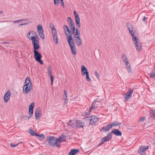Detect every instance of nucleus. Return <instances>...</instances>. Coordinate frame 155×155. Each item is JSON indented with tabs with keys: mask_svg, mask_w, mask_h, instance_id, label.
<instances>
[{
	"mask_svg": "<svg viewBox=\"0 0 155 155\" xmlns=\"http://www.w3.org/2000/svg\"><path fill=\"white\" fill-rule=\"evenodd\" d=\"M128 28L131 37L136 35V30L132 25H129L128 26Z\"/></svg>",
	"mask_w": 155,
	"mask_h": 155,
	"instance_id": "nucleus-17",
	"label": "nucleus"
},
{
	"mask_svg": "<svg viewBox=\"0 0 155 155\" xmlns=\"http://www.w3.org/2000/svg\"><path fill=\"white\" fill-rule=\"evenodd\" d=\"M67 21L68 22L69 24L73 22L72 19L70 17H68V18Z\"/></svg>",
	"mask_w": 155,
	"mask_h": 155,
	"instance_id": "nucleus-43",
	"label": "nucleus"
},
{
	"mask_svg": "<svg viewBox=\"0 0 155 155\" xmlns=\"http://www.w3.org/2000/svg\"><path fill=\"white\" fill-rule=\"evenodd\" d=\"M3 13H4V12L3 11L0 10V15L3 14Z\"/></svg>",
	"mask_w": 155,
	"mask_h": 155,
	"instance_id": "nucleus-51",
	"label": "nucleus"
},
{
	"mask_svg": "<svg viewBox=\"0 0 155 155\" xmlns=\"http://www.w3.org/2000/svg\"><path fill=\"white\" fill-rule=\"evenodd\" d=\"M150 115L151 117H153V118L155 119V111H151L150 112Z\"/></svg>",
	"mask_w": 155,
	"mask_h": 155,
	"instance_id": "nucleus-39",
	"label": "nucleus"
},
{
	"mask_svg": "<svg viewBox=\"0 0 155 155\" xmlns=\"http://www.w3.org/2000/svg\"><path fill=\"white\" fill-rule=\"evenodd\" d=\"M66 136L63 135L58 138L51 136L49 137L48 142L50 145L53 147H59L61 142L66 141Z\"/></svg>",
	"mask_w": 155,
	"mask_h": 155,
	"instance_id": "nucleus-1",
	"label": "nucleus"
},
{
	"mask_svg": "<svg viewBox=\"0 0 155 155\" xmlns=\"http://www.w3.org/2000/svg\"><path fill=\"white\" fill-rule=\"evenodd\" d=\"M122 58L123 61L125 64V65L129 64V61L127 57L125 54L122 55Z\"/></svg>",
	"mask_w": 155,
	"mask_h": 155,
	"instance_id": "nucleus-27",
	"label": "nucleus"
},
{
	"mask_svg": "<svg viewBox=\"0 0 155 155\" xmlns=\"http://www.w3.org/2000/svg\"><path fill=\"white\" fill-rule=\"evenodd\" d=\"M126 68L129 73H132V70L130 64H128L125 65Z\"/></svg>",
	"mask_w": 155,
	"mask_h": 155,
	"instance_id": "nucleus-29",
	"label": "nucleus"
},
{
	"mask_svg": "<svg viewBox=\"0 0 155 155\" xmlns=\"http://www.w3.org/2000/svg\"><path fill=\"white\" fill-rule=\"evenodd\" d=\"M112 132L115 134L116 136H121V133L117 129H115L112 131Z\"/></svg>",
	"mask_w": 155,
	"mask_h": 155,
	"instance_id": "nucleus-28",
	"label": "nucleus"
},
{
	"mask_svg": "<svg viewBox=\"0 0 155 155\" xmlns=\"http://www.w3.org/2000/svg\"><path fill=\"white\" fill-rule=\"evenodd\" d=\"M113 123H112L110 124H107L105 126L103 127L101 131V132H106L109 131L111 128L115 125H116Z\"/></svg>",
	"mask_w": 155,
	"mask_h": 155,
	"instance_id": "nucleus-12",
	"label": "nucleus"
},
{
	"mask_svg": "<svg viewBox=\"0 0 155 155\" xmlns=\"http://www.w3.org/2000/svg\"><path fill=\"white\" fill-rule=\"evenodd\" d=\"M95 74L96 76L98 79H99L100 78V75L99 74L97 71L95 72Z\"/></svg>",
	"mask_w": 155,
	"mask_h": 155,
	"instance_id": "nucleus-45",
	"label": "nucleus"
},
{
	"mask_svg": "<svg viewBox=\"0 0 155 155\" xmlns=\"http://www.w3.org/2000/svg\"><path fill=\"white\" fill-rule=\"evenodd\" d=\"M149 146H141L138 150V153L141 155H143L144 154L145 151L148 149Z\"/></svg>",
	"mask_w": 155,
	"mask_h": 155,
	"instance_id": "nucleus-20",
	"label": "nucleus"
},
{
	"mask_svg": "<svg viewBox=\"0 0 155 155\" xmlns=\"http://www.w3.org/2000/svg\"><path fill=\"white\" fill-rule=\"evenodd\" d=\"M64 100L65 102L67 101V91L66 90H64Z\"/></svg>",
	"mask_w": 155,
	"mask_h": 155,
	"instance_id": "nucleus-34",
	"label": "nucleus"
},
{
	"mask_svg": "<svg viewBox=\"0 0 155 155\" xmlns=\"http://www.w3.org/2000/svg\"><path fill=\"white\" fill-rule=\"evenodd\" d=\"M35 119L36 120H39L42 116L41 110L39 108H37L35 110Z\"/></svg>",
	"mask_w": 155,
	"mask_h": 155,
	"instance_id": "nucleus-16",
	"label": "nucleus"
},
{
	"mask_svg": "<svg viewBox=\"0 0 155 155\" xmlns=\"http://www.w3.org/2000/svg\"><path fill=\"white\" fill-rule=\"evenodd\" d=\"M70 47L71 53L73 55H76L77 54L76 47L73 39L67 41Z\"/></svg>",
	"mask_w": 155,
	"mask_h": 155,
	"instance_id": "nucleus-3",
	"label": "nucleus"
},
{
	"mask_svg": "<svg viewBox=\"0 0 155 155\" xmlns=\"http://www.w3.org/2000/svg\"><path fill=\"white\" fill-rule=\"evenodd\" d=\"M49 27L51 29V31L56 29L54 25L52 23H51L49 24Z\"/></svg>",
	"mask_w": 155,
	"mask_h": 155,
	"instance_id": "nucleus-37",
	"label": "nucleus"
},
{
	"mask_svg": "<svg viewBox=\"0 0 155 155\" xmlns=\"http://www.w3.org/2000/svg\"><path fill=\"white\" fill-rule=\"evenodd\" d=\"M22 142H20L19 143H21ZM19 143H18V144H14L13 143H10V146L12 147H16L17 146V145H18Z\"/></svg>",
	"mask_w": 155,
	"mask_h": 155,
	"instance_id": "nucleus-44",
	"label": "nucleus"
},
{
	"mask_svg": "<svg viewBox=\"0 0 155 155\" xmlns=\"http://www.w3.org/2000/svg\"><path fill=\"white\" fill-rule=\"evenodd\" d=\"M38 32L39 36L43 39L45 38V36L43 33V28L41 25H38L37 26Z\"/></svg>",
	"mask_w": 155,
	"mask_h": 155,
	"instance_id": "nucleus-11",
	"label": "nucleus"
},
{
	"mask_svg": "<svg viewBox=\"0 0 155 155\" xmlns=\"http://www.w3.org/2000/svg\"><path fill=\"white\" fill-rule=\"evenodd\" d=\"M85 118L89 120L90 124L92 125H94L98 121V118L95 115L86 117Z\"/></svg>",
	"mask_w": 155,
	"mask_h": 155,
	"instance_id": "nucleus-5",
	"label": "nucleus"
},
{
	"mask_svg": "<svg viewBox=\"0 0 155 155\" xmlns=\"http://www.w3.org/2000/svg\"><path fill=\"white\" fill-rule=\"evenodd\" d=\"M51 32L53 39L55 42V44L57 45L58 42V36L56 29L51 31Z\"/></svg>",
	"mask_w": 155,
	"mask_h": 155,
	"instance_id": "nucleus-15",
	"label": "nucleus"
},
{
	"mask_svg": "<svg viewBox=\"0 0 155 155\" xmlns=\"http://www.w3.org/2000/svg\"><path fill=\"white\" fill-rule=\"evenodd\" d=\"M33 88V86L30 79L29 77H27L23 87L22 93L24 94H28L31 91Z\"/></svg>",
	"mask_w": 155,
	"mask_h": 155,
	"instance_id": "nucleus-2",
	"label": "nucleus"
},
{
	"mask_svg": "<svg viewBox=\"0 0 155 155\" xmlns=\"http://www.w3.org/2000/svg\"><path fill=\"white\" fill-rule=\"evenodd\" d=\"M74 15L75 17L76 25L78 28H80L81 25L80 23V18L78 14L75 10L74 11Z\"/></svg>",
	"mask_w": 155,
	"mask_h": 155,
	"instance_id": "nucleus-13",
	"label": "nucleus"
},
{
	"mask_svg": "<svg viewBox=\"0 0 155 155\" xmlns=\"http://www.w3.org/2000/svg\"><path fill=\"white\" fill-rule=\"evenodd\" d=\"M25 19H21L15 21H13V22L14 23H19L20 22L22 21L25 20Z\"/></svg>",
	"mask_w": 155,
	"mask_h": 155,
	"instance_id": "nucleus-40",
	"label": "nucleus"
},
{
	"mask_svg": "<svg viewBox=\"0 0 155 155\" xmlns=\"http://www.w3.org/2000/svg\"><path fill=\"white\" fill-rule=\"evenodd\" d=\"M48 72L49 74L50 75V77L52 76V74H51V71H48Z\"/></svg>",
	"mask_w": 155,
	"mask_h": 155,
	"instance_id": "nucleus-49",
	"label": "nucleus"
},
{
	"mask_svg": "<svg viewBox=\"0 0 155 155\" xmlns=\"http://www.w3.org/2000/svg\"><path fill=\"white\" fill-rule=\"evenodd\" d=\"M154 134H155V132L154 133Z\"/></svg>",
	"mask_w": 155,
	"mask_h": 155,
	"instance_id": "nucleus-56",
	"label": "nucleus"
},
{
	"mask_svg": "<svg viewBox=\"0 0 155 155\" xmlns=\"http://www.w3.org/2000/svg\"><path fill=\"white\" fill-rule=\"evenodd\" d=\"M51 81H53V76L50 77Z\"/></svg>",
	"mask_w": 155,
	"mask_h": 155,
	"instance_id": "nucleus-50",
	"label": "nucleus"
},
{
	"mask_svg": "<svg viewBox=\"0 0 155 155\" xmlns=\"http://www.w3.org/2000/svg\"><path fill=\"white\" fill-rule=\"evenodd\" d=\"M8 42H3V44H8Z\"/></svg>",
	"mask_w": 155,
	"mask_h": 155,
	"instance_id": "nucleus-53",
	"label": "nucleus"
},
{
	"mask_svg": "<svg viewBox=\"0 0 155 155\" xmlns=\"http://www.w3.org/2000/svg\"><path fill=\"white\" fill-rule=\"evenodd\" d=\"M73 38L77 46H80L81 45L82 42L80 37H77V38Z\"/></svg>",
	"mask_w": 155,
	"mask_h": 155,
	"instance_id": "nucleus-23",
	"label": "nucleus"
},
{
	"mask_svg": "<svg viewBox=\"0 0 155 155\" xmlns=\"http://www.w3.org/2000/svg\"><path fill=\"white\" fill-rule=\"evenodd\" d=\"M28 22H27V23H24L21 24L19 25V26L27 25L28 24Z\"/></svg>",
	"mask_w": 155,
	"mask_h": 155,
	"instance_id": "nucleus-48",
	"label": "nucleus"
},
{
	"mask_svg": "<svg viewBox=\"0 0 155 155\" xmlns=\"http://www.w3.org/2000/svg\"><path fill=\"white\" fill-rule=\"evenodd\" d=\"M78 151V150L73 149L69 153L68 155H74Z\"/></svg>",
	"mask_w": 155,
	"mask_h": 155,
	"instance_id": "nucleus-32",
	"label": "nucleus"
},
{
	"mask_svg": "<svg viewBox=\"0 0 155 155\" xmlns=\"http://www.w3.org/2000/svg\"><path fill=\"white\" fill-rule=\"evenodd\" d=\"M97 101L95 100L92 104L91 107L89 109V111L87 112L83 113L82 115L85 116L89 115L91 110H95L97 109L98 108V107L95 105V104Z\"/></svg>",
	"mask_w": 155,
	"mask_h": 155,
	"instance_id": "nucleus-9",
	"label": "nucleus"
},
{
	"mask_svg": "<svg viewBox=\"0 0 155 155\" xmlns=\"http://www.w3.org/2000/svg\"><path fill=\"white\" fill-rule=\"evenodd\" d=\"M63 28L65 34L67 36V41L73 39L72 35L71 34H70L71 31L68 28V27L66 25H64L63 26Z\"/></svg>",
	"mask_w": 155,
	"mask_h": 155,
	"instance_id": "nucleus-6",
	"label": "nucleus"
},
{
	"mask_svg": "<svg viewBox=\"0 0 155 155\" xmlns=\"http://www.w3.org/2000/svg\"><path fill=\"white\" fill-rule=\"evenodd\" d=\"M76 126V128H80L83 127L85 125V123L80 120H77Z\"/></svg>",
	"mask_w": 155,
	"mask_h": 155,
	"instance_id": "nucleus-22",
	"label": "nucleus"
},
{
	"mask_svg": "<svg viewBox=\"0 0 155 155\" xmlns=\"http://www.w3.org/2000/svg\"><path fill=\"white\" fill-rule=\"evenodd\" d=\"M51 66H48L47 68V69L48 71H51Z\"/></svg>",
	"mask_w": 155,
	"mask_h": 155,
	"instance_id": "nucleus-46",
	"label": "nucleus"
},
{
	"mask_svg": "<svg viewBox=\"0 0 155 155\" xmlns=\"http://www.w3.org/2000/svg\"><path fill=\"white\" fill-rule=\"evenodd\" d=\"M27 37L31 41L36 39V37H38L36 33L33 31H29L27 34Z\"/></svg>",
	"mask_w": 155,
	"mask_h": 155,
	"instance_id": "nucleus-10",
	"label": "nucleus"
},
{
	"mask_svg": "<svg viewBox=\"0 0 155 155\" xmlns=\"http://www.w3.org/2000/svg\"><path fill=\"white\" fill-rule=\"evenodd\" d=\"M54 5L58 6L60 3V0H54Z\"/></svg>",
	"mask_w": 155,
	"mask_h": 155,
	"instance_id": "nucleus-38",
	"label": "nucleus"
},
{
	"mask_svg": "<svg viewBox=\"0 0 155 155\" xmlns=\"http://www.w3.org/2000/svg\"><path fill=\"white\" fill-rule=\"evenodd\" d=\"M37 135L36 136L38 137L40 140H44L45 138V136L43 134H37Z\"/></svg>",
	"mask_w": 155,
	"mask_h": 155,
	"instance_id": "nucleus-35",
	"label": "nucleus"
},
{
	"mask_svg": "<svg viewBox=\"0 0 155 155\" xmlns=\"http://www.w3.org/2000/svg\"><path fill=\"white\" fill-rule=\"evenodd\" d=\"M154 144L155 145V142L154 143Z\"/></svg>",
	"mask_w": 155,
	"mask_h": 155,
	"instance_id": "nucleus-55",
	"label": "nucleus"
},
{
	"mask_svg": "<svg viewBox=\"0 0 155 155\" xmlns=\"http://www.w3.org/2000/svg\"><path fill=\"white\" fill-rule=\"evenodd\" d=\"M136 50L137 51H140L142 49V45L141 42L134 44Z\"/></svg>",
	"mask_w": 155,
	"mask_h": 155,
	"instance_id": "nucleus-26",
	"label": "nucleus"
},
{
	"mask_svg": "<svg viewBox=\"0 0 155 155\" xmlns=\"http://www.w3.org/2000/svg\"><path fill=\"white\" fill-rule=\"evenodd\" d=\"M150 78H153L155 77V72H152L150 74Z\"/></svg>",
	"mask_w": 155,
	"mask_h": 155,
	"instance_id": "nucleus-42",
	"label": "nucleus"
},
{
	"mask_svg": "<svg viewBox=\"0 0 155 155\" xmlns=\"http://www.w3.org/2000/svg\"><path fill=\"white\" fill-rule=\"evenodd\" d=\"M35 106V104L34 102L32 103L29 107L28 114L30 117H31L33 112V109Z\"/></svg>",
	"mask_w": 155,
	"mask_h": 155,
	"instance_id": "nucleus-21",
	"label": "nucleus"
},
{
	"mask_svg": "<svg viewBox=\"0 0 155 155\" xmlns=\"http://www.w3.org/2000/svg\"><path fill=\"white\" fill-rule=\"evenodd\" d=\"M51 85L53 84V81H51Z\"/></svg>",
	"mask_w": 155,
	"mask_h": 155,
	"instance_id": "nucleus-54",
	"label": "nucleus"
},
{
	"mask_svg": "<svg viewBox=\"0 0 155 155\" xmlns=\"http://www.w3.org/2000/svg\"><path fill=\"white\" fill-rule=\"evenodd\" d=\"M81 74L83 76L86 75V80L88 82H91V80L90 78L89 73L87 71V70L85 66L84 65H81Z\"/></svg>",
	"mask_w": 155,
	"mask_h": 155,
	"instance_id": "nucleus-4",
	"label": "nucleus"
},
{
	"mask_svg": "<svg viewBox=\"0 0 155 155\" xmlns=\"http://www.w3.org/2000/svg\"><path fill=\"white\" fill-rule=\"evenodd\" d=\"M69 26L73 32H74L75 31V25L74 22H73L71 23L70 24Z\"/></svg>",
	"mask_w": 155,
	"mask_h": 155,
	"instance_id": "nucleus-31",
	"label": "nucleus"
},
{
	"mask_svg": "<svg viewBox=\"0 0 155 155\" xmlns=\"http://www.w3.org/2000/svg\"><path fill=\"white\" fill-rule=\"evenodd\" d=\"M34 53V57L35 58V60L38 62L42 65L43 63L41 59V54L38 51H33Z\"/></svg>",
	"mask_w": 155,
	"mask_h": 155,
	"instance_id": "nucleus-8",
	"label": "nucleus"
},
{
	"mask_svg": "<svg viewBox=\"0 0 155 155\" xmlns=\"http://www.w3.org/2000/svg\"><path fill=\"white\" fill-rule=\"evenodd\" d=\"M77 37H80V31L78 28L76 29V32L74 34L73 38H77Z\"/></svg>",
	"mask_w": 155,
	"mask_h": 155,
	"instance_id": "nucleus-30",
	"label": "nucleus"
},
{
	"mask_svg": "<svg viewBox=\"0 0 155 155\" xmlns=\"http://www.w3.org/2000/svg\"><path fill=\"white\" fill-rule=\"evenodd\" d=\"M31 41L33 46V51H37L40 47L39 45V38L38 37H36V39L32 40Z\"/></svg>",
	"mask_w": 155,
	"mask_h": 155,
	"instance_id": "nucleus-7",
	"label": "nucleus"
},
{
	"mask_svg": "<svg viewBox=\"0 0 155 155\" xmlns=\"http://www.w3.org/2000/svg\"><path fill=\"white\" fill-rule=\"evenodd\" d=\"M132 41L134 44L140 42V39L136 35L131 37Z\"/></svg>",
	"mask_w": 155,
	"mask_h": 155,
	"instance_id": "nucleus-25",
	"label": "nucleus"
},
{
	"mask_svg": "<svg viewBox=\"0 0 155 155\" xmlns=\"http://www.w3.org/2000/svg\"><path fill=\"white\" fill-rule=\"evenodd\" d=\"M146 20V18L145 17H144L143 18V20L144 21H145Z\"/></svg>",
	"mask_w": 155,
	"mask_h": 155,
	"instance_id": "nucleus-52",
	"label": "nucleus"
},
{
	"mask_svg": "<svg viewBox=\"0 0 155 155\" xmlns=\"http://www.w3.org/2000/svg\"><path fill=\"white\" fill-rule=\"evenodd\" d=\"M22 118H23V119H25V120H27V119H29L30 118H31V117H30V116H26V115H24V116H23L22 117Z\"/></svg>",
	"mask_w": 155,
	"mask_h": 155,
	"instance_id": "nucleus-41",
	"label": "nucleus"
},
{
	"mask_svg": "<svg viewBox=\"0 0 155 155\" xmlns=\"http://www.w3.org/2000/svg\"><path fill=\"white\" fill-rule=\"evenodd\" d=\"M11 93L10 90H8L3 96L4 101L5 103H7L9 100L11 96Z\"/></svg>",
	"mask_w": 155,
	"mask_h": 155,
	"instance_id": "nucleus-14",
	"label": "nucleus"
},
{
	"mask_svg": "<svg viewBox=\"0 0 155 155\" xmlns=\"http://www.w3.org/2000/svg\"><path fill=\"white\" fill-rule=\"evenodd\" d=\"M61 2V5L62 6H64V3L63 0H60Z\"/></svg>",
	"mask_w": 155,
	"mask_h": 155,
	"instance_id": "nucleus-47",
	"label": "nucleus"
},
{
	"mask_svg": "<svg viewBox=\"0 0 155 155\" xmlns=\"http://www.w3.org/2000/svg\"><path fill=\"white\" fill-rule=\"evenodd\" d=\"M133 92L132 89H130L129 91L124 96V97L126 101H128L131 98Z\"/></svg>",
	"mask_w": 155,
	"mask_h": 155,
	"instance_id": "nucleus-19",
	"label": "nucleus"
},
{
	"mask_svg": "<svg viewBox=\"0 0 155 155\" xmlns=\"http://www.w3.org/2000/svg\"><path fill=\"white\" fill-rule=\"evenodd\" d=\"M28 132L32 136H36L37 135V133L35 132L32 129H29L28 130Z\"/></svg>",
	"mask_w": 155,
	"mask_h": 155,
	"instance_id": "nucleus-33",
	"label": "nucleus"
},
{
	"mask_svg": "<svg viewBox=\"0 0 155 155\" xmlns=\"http://www.w3.org/2000/svg\"><path fill=\"white\" fill-rule=\"evenodd\" d=\"M112 138V135L110 133H109L105 137L102 138L101 140V144L104 143L105 142L110 140Z\"/></svg>",
	"mask_w": 155,
	"mask_h": 155,
	"instance_id": "nucleus-18",
	"label": "nucleus"
},
{
	"mask_svg": "<svg viewBox=\"0 0 155 155\" xmlns=\"http://www.w3.org/2000/svg\"><path fill=\"white\" fill-rule=\"evenodd\" d=\"M146 119V117H141L139 120L138 121L140 123L143 122Z\"/></svg>",
	"mask_w": 155,
	"mask_h": 155,
	"instance_id": "nucleus-36",
	"label": "nucleus"
},
{
	"mask_svg": "<svg viewBox=\"0 0 155 155\" xmlns=\"http://www.w3.org/2000/svg\"><path fill=\"white\" fill-rule=\"evenodd\" d=\"M77 120H70L67 123L68 125L73 128H76V126Z\"/></svg>",
	"mask_w": 155,
	"mask_h": 155,
	"instance_id": "nucleus-24",
	"label": "nucleus"
}]
</instances>
